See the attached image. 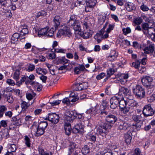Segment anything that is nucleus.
I'll return each mask as SVG.
<instances>
[{"instance_id": "1", "label": "nucleus", "mask_w": 155, "mask_h": 155, "mask_svg": "<svg viewBox=\"0 0 155 155\" xmlns=\"http://www.w3.org/2000/svg\"><path fill=\"white\" fill-rule=\"evenodd\" d=\"M117 120V118L115 116L112 114H109L105 117V121L109 123H104L97 126L96 127L97 133L102 136L105 135L107 131L111 128V124H114Z\"/></svg>"}, {"instance_id": "2", "label": "nucleus", "mask_w": 155, "mask_h": 155, "mask_svg": "<svg viewBox=\"0 0 155 155\" xmlns=\"http://www.w3.org/2000/svg\"><path fill=\"white\" fill-rule=\"evenodd\" d=\"M132 90L133 93L138 98H142L145 96V92L144 89L139 85L134 87Z\"/></svg>"}, {"instance_id": "3", "label": "nucleus", "mask_w": 155, "mask_h": 155, "mask_svg": "<svg viewBox=\"0 0 155 155\" xmlns=\"http://www.w3.org/2000/svg\"><path fill=\"white\" fill-rule=\"evenodd\" d=\"M141 81L144 86L148 88H152L154 84L152 77L148 76H144L141 79Z\"/></svg>"}, {"instance_id": "4", "label": "nucleus", "mask_w": 155, "mask_h": 155, "mask_svg": "<svg viewBox=\"0 0 155 155\" xmlns=\"http://www.w3.org/2000/svg\"><path fill=\"white\" fill-rule=\"evenodd\" d=\"M142 112L144 117H147L152 116L155 113V111L151 107V105L148 104L145 106Z\"/></svg>"}, {"instance_id": "5", "label": "nucleus", "mask_w": 155, "mask_h": 155, "mask_svg": "<svg viewBox=\"0 0 155 155\" xmlns=\"http://www.w3.org/2000/svg\"><path fill=\"white\" fill-rule=\"evenodd\" d=\"M72 34L70 31V28L66 26H64L63 28L58 31L57 33V36L60 37L61 35H63L67 36L68 37L71 36Z\"/></svg>"}, {"instance_id": "6", "label": "nucleus", "mask_w": 155, "mask_h": 155, "mask_svg": "<svg viewBox=\"0 0 155 155\" xmlns=\"http://www.w3.org/2000/svg\"><path fill=\"white\" fill-rule=\"evenodd\" d=\"M9 87H7L3 91L2 96L9 103H12L13 101V98L12 94L8 91Z\"/></svg>"}, {"instance_id": "7", "label": "nucleus", "mask_w": 155, "mask_h": 155, "mask_svg": "<svg viewBox=\"0 0 155 155\" xmlns=\"http://www.w3.org/2000/svg\"><path fill=\"white\" fill-rule=\"evenodd\" d=\"M68 22L69 25L72 26L74 31H81L80 23L78 20H69Z\"/></svg>"}, {"instance_id": "8", "label": "nucleus", "mask_w": 155, "mask_h": 155, "mask_svg": "<svg viewBox=\"0 0 155 155\" xmlns=\"http://www.w3.org/2000/svg\"><path fill=\"white\" fill-rule=\"evenodd\" d=\"M59 117L58 114L54 113H49L46 119L48 120L52 123L54 124L57 123L59 121Z\"/></svg>"}, {"instance_id": "9", "label": "nucleus", "mask_w": 155, "mask_h": 155, "mask_svg": "<svg viewBox=\"0 0 155 155\" xmlns=\"http://www.w3.org/2000/svg\"><path fill=\"white\" fill-rule=\"evenodd\" d=\"M97 0H89L87 1L85 6V11L87 12L92 10L97 3Z\"/></svg>"}, {"instance_id": "10", "label": "nucleus", "mask_w": 155, "mask_h": 155, "mask_svg": "<svg viewBox=\"0 0 155 155\" xmlns=\"http://www.w3.org/2000/svg\"><path fill=\"white\" fill-rule=\"evenodd\" d=\"M119 95H118L117 96L113 97L111 98L110 100V107L111 108L115 109L117 107L119 103Z\"/></svg>"}, {"instance_id": "11", "label": "nucleus", "mask_w": 155, "mask_h": 155, "mask_svg": "<svg viewBox=\"0 0 155 155\" xmlns=\"http://www.w3.org/2000/svg\"><path fill=\"white\" fill-rule=\"evenodd\" d=\"M74 87L75 88L74 90L76 91L83 90L87 88V84L84 82L81 83H78L77 81L75 83Z\"/></svg>"}, {"instance_id": "12", "label": "nucleus", "mask_w": 155, "mask_h": 155, "mask_svg": "<svg viewBox=\"0 0 155 155\" xmlns=\"http://www.w3.org/2000/svg\"><path fill=\"white\" fill-rule=\"evenodd\" d=\"M130 126V124L123 120H121L119 122L118 128L120 130H126Z\"/></svg>"}, {"instance_id": "13", "label": "nucleus", "mask_w": 155, "mask_h": 155, "mask_svg": "<svg viewBox=\"0 0 155 155\" xmlns=\"http://www.w3.org/2000/svg\"><path fill=\"white\" fill-rule=\"evenodd\" d=\"M154 49V44H151L145 47V48L144 49L143 51L145 53L149 54L150 53H152Z\"/></svg>"}, {"instance_id": "14", "label": "nucleus", "mask_w": 155, "mask_h": 155, "mask_svg": "<svg viewBox=\"0 0 155 155\" xmlns=\"http://www.w3.org/2000/svg\"><path fill=\"white\" fill-rule=\"evenodd\" d=\"M84 126L81 124H78L76 125L73 128L72 131L75 133H77L83 130Z\"/></svg>"}, {"instance_id": "15", "label": "nucleus", "mask_w": 155, "mask_h": 155, "mask_svg": "<svg viewBox=\"0 0 155 155\" xmlns=\"http://www.w3.org/2000/svg\"><path fill=\"white\" fill-rule=\"evenodd\" d=\"M127 99H125L123 97H119V106L120 108L124 107L127 105Z\"/></svg>"}, {"instance_id": "16", "label": "nucleus", "mask_w": 155, "mask_h": 155, "mask_svg": "<svg viewBox=\"0 0 155 155\" xmlns=\"http://www.w3.org/2000/svg\"><path fill=\"white\" fill-rule=\"evenodd\" d=\"M144 117L143 114H141L140 115H134L132 117V119L136 122H140L142 120H144Z\"/></svg>"}, {"instance_id": "17", "label": "nucleus", "mask_w": 155, "mask_h": 155, "mask_svg": "<svg viewBox=\"0 0 155 155\" xmlns=\"http://www.w3.org/2000/svg\"><path fill=\"white\" fill-rule=\"evenodd\" d=\"M93 31L88 29V30L84 29L83 31V34L82 36L84 38H90L93 34Z\"/></svg>"}, {"instance_id": "18", "label": "nucleus", "mask_w": 155, "mask_h": 155, "mask_svg": "<svg viewBox=\"0 0 155 155\" xmlns=\"http://www.w3.org/2000/svg\"><path fill=\"white\" fill-rule=\"evenodd\" d=\"M48 29H49V28L48 27H46L39 29L38 31V36L40 37L42 36L46 35Z\"/></svg>"}, {"instance_id": "19", "label": "nucleus", "mask_w": 155, "mask_h": 155, "mask_svg": "<svg viewBox=\"0 0 155 155\" xmlns=\"http://www.w3.org/2000/svg\"><path fill=\"white\" fill-rule=\"evenodd\" d=\"M85 68L83 65H79L78 66L75 67L74 69V74H78L81 73V71L84 70Z\"/></svg>"}, {"instance_id": "20", "label": "nucleus", "mask_w": 155, "mask_h": 155, "mask_svg": "<svg viewBox=\"0 0 155 155\" xmlns=\"http://www.w3.org/2000/svg\"><path fill=\"white\" fill-rule=\"evenodd\" d=\"M117 56V55L115 51H113L107 58L111 61H113L116 59Z\"/></svg>"}, {"instance_id": "21", "label": "nucleus", "mask_w": 155, "mask_h": 155, "mask_svg": "<svg viewBox=\"0 0 155 155\" xmlns=\"http://www.w3.org/2000/svg\"><path fill=\"white\" fill-rule=\"evenodd\" d=\"M126 9L128 12L131 11L132 10H135L136 7L133 3L128 2L126 4Z\"/></svg>"}, {"instance_id": "22", "label": "nucleus", "mask_w": 155, "mask_h": 155, "mask_svg": "<svg viewBox=\"0 0 155 155\" xmlns=\"http://www.w3.org/2000/svg\"><path fill=\"white\" fill-rule=\"evenodd\" d=\"M64 128L66 134L69 135L71 133L72 129L70 124L69 123H66L64 125Z\"/></svg>"}, {"instance_id": "23", "label": "nucleus", "mask_w": 155, "mask_h": 155, "mask_svg": "<svg viewBox=\"0 0 155 155\" xmlns=\"http://www.w3.org/2000/svg\"><path fill=\"white\" fill-rule=\"evenodd\" d=\"M33 102V101L31 103L29 102L27 103L25 101H23L21 104V107L22 110H25L30 105H32Z\"/></svg>"}, {"instance_id": "24", "label": "nucleus", "mask_w": 155, "mask_h": 155, "mask_svg": "<svg viewBox=\"0 0 155 155\" xmlns=\"http://www.w3.org/2000/svg\"><path fill=\"white\" fill-rule=\"evenodd\" d=\"M129 89L124 87H122L119 89V94H123L124 95H127L129 93Z\"/></svg>"}, {"instance_id": "25", "label": "nucleus", "mask_w": 155, "mask_h": 155, "mask_svg": "<svg viewBox=\"0 0 155 155\" xmlns=\"http://www.w3.org/2000/svg\"><path fill=\"white\" fill-rule=\"evenodd\" d=\"M127 105L131 107H137L138 104L137 102L132 99H127Z\"/></svg>"}, {"instance_id": "26", "label": "nucleus", "mask_w": 155, "mask_h": 155, "mask_svg": "<svg viewBox=\"0 0 155 155\" xmlns=\"http://www.w3.org/2000/svg\"><path fill=\"white\" fill-rule=\"evenodd\" d=\"M104 34V33L101 32L100 31L98 33H97L94 36V38L97 41L98 43H99L101 42V40L102 39V35Z\"/></svg>"}, {"instance_id": "27", "label": "nucleus", "mask_w": 155, "mask_h": 155, "mask_svg": "<svg viewBox=\"0 0 155 155\" xmlns=\"http://www.w3.org/2000/svg\"><path fill=\"white\" fill-rule=\"evenodd\" d=\"M7 110V108L6 106L3 105H0V118L2 117Z\"/></svg>"}, {"instance_id": "28", "label": "nucleus", "mask_w": 155, "mask_h": 155, "mask_svg": "<svg viewBox=\"0 0 155 155\" xmlns=\"http://www.w3.org/2000/svg\"><path fill=\"white\" fill-rule=\"evenodd\" d=\"M19 37H20V36L18 33H15L11 37V42L15 43L18 41Z\"/></svg>"}, {"instance_id": "29", "label": "nucleus", "mask_w": 155, "mask_h": 155, "mask_svg": "<svg viewBox=\"0 0 155 155\" xmlns=\"http://www.w3.org/2000/svg\"><path fill=\"white\" fill-rule=\"evenodd\" d=\"M47 14V12H46L45 10L41 11L37 13L35 18V19L41 18V17L45 16Z\"/></svg>"}, {"instance_id": "30", "label": "nucleus", "mask_w": 155, "mask_h": 155, "mask_svg": "<svg viewBox=\"0 0 155 155\" xmlns=\"http://www.w3.org/2000/svg\"><path fill=\"white\" fill-rule=\"evenodd\" d=\"M28 77L27 76H24L21 78L20 80L18 81L16 84V85L20 86L22 83L24 81H25V83L26 84L28 82Z\"/></svg>"}, {"instance_id": "31", "label": "nucleus", "mask_w": 155, "mask_h": 155, "mask_svg": "<svg viewBox=\"0 0 155 155\" xmlns=\"http://www.w3.org/2000/svg\"><path fill=\"white\" fill-rule=\"evenodd\" d=\"M81 151L82 153L84 155H86L89 153L90 152L89 147L87 145H85L82 148Z\"/></svg>"}, {"instance_id": "32", "label": "nucleus", "mask_w": 155, "mask_h": 155, "mask_svg": "<svg viewBox=\"0 0 155 155\" xmlns=\"http://www.w3.org/2000/svg\"><path fill=\"white\" fill-rule=\"evenodd\" d=\"M125 139L126 143L129 144L131 142L132 137L130 134L127 133L125 135Z\"/></svg>"}, {"instance_id": "33", "label": "nucleus", "mask_w": 155, "mask_h": 155, "mask_svg": "<svg viewBox=\"0 0 155 155\" xmlns=\"http://www.w3.org/2000/svg\"><path fill=\"white\" fill-rule=\"evenodd\" d=\"M11 3V0L10 1L4 0L0 1V3L2 5L5 7H8L10 5V3Z\"/></svg>"}, {"instance_id": "34", "label": "nucleus", "mask_w": 155, "mask_h": 155, "mask_svg": "<svg viewBox=\"0 0 155 155\" xmlns=\"http://www.w3.org/2000/svg\"><path fill=\"white\" fill-rule=\"evenodd\" d=\"M33 85L38 91H41L42 88V85L38 82H34L33 83Z\"/></svg>"}, {"instance_id": "35", "label": "nucleus", "mask_w": 155, "mask_h": 155, "mask_svg": "<svg viewBox=\"0 0 155 155\" xmlns=\"http://www.w3.org/2000/svg\"><path fill=\"white\" fill-rule=\"evenodd\" d=\"M45 132V130L43 128H40V127L38 126L36 134V136H39L43 134Z\"/></svg>"}, {"instance_id": "36", "label": "nucleus", "mask_w": 155, "mask_h": 155, "mask_svg": "<svg viewBox=\"0 0 155 155\" xmlns=\"http://www.w3.org/2000/svg\"><path fill=\"white\" fill-rule=\"evenodd\" d=\"M48 126V123L47 121H41L39 124L38 127H40V128H43L45 130Z\"/></svg>"}, {"instance_id": "37", "label": "nucleus", "mask_w": 155, "mask_h": 155, "mask_svg": "<svg viewBox=\"0 0 155 155\" xmlns=\"http://www.w3.org/2000/svg\"><path fill=\"white\" fill-rule=\"evenodd\" d=\"M24 140L25 141V144L28 147H30L31 146V141L30 138L26 135L25 136Z\"/></svg>"}, {"instance_id": "38", "label": "nucleus", "mask_w": 155, "mask_h": 155, "mask_svg": "<svg viewBox=\"0 0 155 155\" xmlns=\"http://www.w3.org/2000/svg\"><path fill=\"white\" fill-rule=\"evenodd\" d=\"M20 75V72L19 70H16L14 72L13 76V78L16 81L19 80V76Z\"/></svg>"}, {"instance_id": "39", "label": "nucleus", "mask_w": 155, "mask_h": 155, "mask_svg": "<svg viewBox=\"0 0 155 155\" xmlns=\"http://www.w3.org/2000/svg\"><path fill=\"white\" fill-rule=\"evenodd\" d=\"M96 107H91L89 109L87 110L86 112L87 114H90L93 112L94 114H96L97 113V111L96 110Z\"/></svg>"}, {"instance_id": "40", "label": "nucleus", "mask_w": 155, "mask_h": 155, "mask_svg": "<svg viewBox=\"0 0 155 155\" xmlns=\"http://www.w3.org/2000/svg\"><path fill=\"white\" fill-rule=\"evenodd\" d=\"M17 149L16 145L12 144L10 145L8 150L13 152H15Z\"/></svg>"}, {"instance_id": "41", "label": "nucleus", "mask_w": 155, "mask_h": 155, "mask_svg": "<svg viewBox=\"0 0 155 155\" xmlns=\"http://www.w3.org/2000/svg\"><path fill=\"white\" fill-rule=\"evenodd\" d=\"M148 24L150 28V29L152 30L153 31H155V29L153 28V25H154V23L153 20H150L149 21H148Z\"/></svg>"}, {"instance_id": "42", "label": "nucleus", "mask_w": 155, "mask_h": 155, "mask_svg": "<svg viewBox=\"0 0 155 155\" xmlns=\"http://www.w3.org/2000/svg\"><path fill=\"white\" fill-rule=\"evenodd\" d=\"M75 116H64V118L66 120L69 122H73V121H76L77 120H75Z\"/></svg>"}, {"instance_id": "43", "label": "nucleus", "mask_w": 155, "mask_h": 155, "mask_svg": "<svg viewBox=\"0 0 155 155\" xmlns=\"http://www.w3.org/2000/svg\"><path fill=\"white\" fill-rule=\"evenodd\" d=\"M140 9L143 12L147 11L149 10V8L146 5L143 3L140 6Z\"/></svg>"}, {"instance_id": "44", "label": "nucleus", "mask_w": 155, "mask_h": 155, "mask_svg": "<svg viewBox=\"0 0 155 155\" xmlns=\"http://www.w3.org/2000/svg\"><path fill=\"white\" fill-rule=\"evenodd\" d=\"M142 123L140 122H137L135 124H133V128H135L137 130H139L141 127Z\"/></svg>"}, {"instance_id": "45", "label": "nucleus", "mask_w": 155, "mask_h": 155, "mask_svg": "<svg viewBox=\"0 0 155 155\" xmlns=\"http://www.w3.org/2000/svg\"><path fill=\"white\" fill-rule=\"evenodd\" d=\"M64 116H75L74 113L73 111H67L65 112Z\"/></svg>"}, {"instance_id": "46", "label": "nucleus", "mask_w": 155, "mask_h": 155, "mask_svg": "<svg viewBox=\"0 0 155 155\" xmlns=\"http://www.w3.org/2000/svg\"><path fill=\"white\" fill-rule=\"evenodd\" d=\"M130 109V107L127 106L120 108L121 111L124 114H127L129 111Z\"/></svg>"}, {"instance_id": "47", "label": "nucleus", "mask_w": 155, "mask_h": 155, "mask_svg": "<svg viewBox=\"0 0 155 155\" xmlns=\"http://www.w3.org/2000/svg\"><path fill=\"white\" fill-rule=\"evenodd\" d=\"M12 119L14 121H15L16 124L17 125H21V118H17L16 117H14L12 118Z\"/></svg>"}, {"instance_id": "48", "label": "nucleus", "mask_w": 155, "mask_h": 155, "mask_svg": "<svg viewBox=\"0 0 155 155\" xmlns=\"http://www.w3.org/2000/svg\"><path fill=\"white\" fill-rule=\"evenodd\" d=\"M120 45L122 47L128 46L130 45V42L127 40H124L122 41Z\"/></svg>"}, {"instance_id": "49", "label": "nucleus", "mask_w": 155, "mask_h": 155, "mask_svg": "<svg viewBox=\"0 0 155 155\" xmlns=\"http://www.w3.org/2000/svg\"><path fill=\"white\" fill-rule=\"evenodd\" d=\"M61 20H54V26L55 29L58 28V27L60 26Z\"/></svg>"}, {"instance_id": "50", "label": "nucleus", "mask_w": 155, "mask_h": 155, "mask_svg": "<svg viewBox=\"0 0 155 155\" xmlns=\"http://www.w3.org/2000/svg\"><path fill=\"white\" fill-rule=\"evenodd\" d=\"M54 35V31L53 29H48V31H47V34L46 35L47 36H49L50 37H52Z\"/></svg>"}, {"instance_id": "51", "label": "nucleus", "mask_w": 155, "mask_h": 155, "mask_svg": "<svg viewBox=\"0 0 155 155\" xmlns=\"http://www.w3.org/2000/svg\"><path fill=\"white\" fill-rule=\"evenodd\" d=\"M6 82L9 85L11 86H14L15 84L14 81L10 79H7L6 80Z\"/></svg>"}, {"instance_id": "52", "label": "nucleus", "mask_w": 155, "mask_h": 155, "mask_svg": "<svg viewBox=\"0 0 155 155\" xmlns=\"http://www.w3.org/2000/svg\"><path fill=\"white\" fill-rule=\"evenodd\" d=\"M54 51L57 53H65L66 52V50L62 48H56L54 49Z\"/></svg>"}, {"instance_id": "53", "label": "nucleus", "mask_w": 155, "mask_h": 155, "mask_svg": "<svg viewBox=\"0 0 155 155\" xmlns=\"http://www.w3.org/2000/svg\"><path fill=\"white\" fill-rule=\"evenodd\" d=\"M139 73L142 74L146 71V69L143 65L140 66L138 68Z\"/></svg>"}, {"instance_id": "54", "label": "nucleus", "mask_w": 155, "mask_h": 155, "mask_svg": "<svg viewBox=\"0 0 155 155\" xmlns=\"http://www.w3.org/2000/svg\"><path fill=\"white\" fill-rule=\"evenodd\" d=\"M140 66V63L139 61H136L132 63V66L134 67L136 69H138L139 66Z\"/></svg>"}, {"instance_id": "55", "label": "nucleus", "mask_w": 155, "mask_h": 155, "mask_svg": "<svg viewBox=\"0 0 155 155\" xmlns=\"http://www.w3.org/2000/svg\"><path fill=\"white\" fill-rule=\"evenodd\" d=\"M108 18L106 16V15L104 13H102L101 14L98 15V19H106Z\"/></svg>"}, {"instance_id": "56", "label": "nucleus", "mask_w": 155, "mask_h": 155, "mask_svg": "<svg viewBox=\"0 0 155 155\" xmlns=\"http://www.w3.org/2000/svg\"><path fill=\"white\" fill-rule=\"evenodd\" d=\"M71 99L68 97H65L62 100V102L64 104H69L70 103Z\"/></svg>"}, {"instance_id": "57", "label": "nucleus", "mask_w": 155, "mask_h": 155, "mask_svg": "<svg viewBox=\"0 0 155 155\" xmlns=\"http://www.w3.org/2000/svg\"><path fill=\"white\" fill-rule=\"evenodd\" d=\"M131 29L129 28H126L123 29V33L125 35H127V34L130 33L131 32Z\"/></svg>"}, {"instance_id": "58", "label": "nucleus", "mask_w": 155, "mask_h": 155, "mask_svg": "<svg viewBox=\"0 0 155 155\" xmlns=\"http://www.w3.org/2000/svg\"><path fill=\"white\" fill-rule=\"evenodd\" d=\"M142 28L145 30H147L150 29L147 23H143L142 25Z\"/></svg>"}, {"instance_id": "59", "label": "nucleus", "mask_w": 155, "mask_h": 155, "mask_svg": "<svg viewBox=\"0 0 155 155\" xmlns=\"http://www.w3.org/2000/svg\"><path fill=\"white\" fill-rule=\"evenodd\" d=\"M105 75V73L102 72L97 75L96 77V78L97 80H100L103 78Z\"/></svg>"}, {"instance_id": "60", "label": "nucleus", "mask_w": 155, "mask_h": 155, "mask_svg": "<svg viewBox=\"0 0 155 155\" xmlns=\"http://www.w3.org/2000/svg\"><path fill=\"white\" fill-rule=\"evenodd\" d=\"M60 102L61 101L58 100L57 101H53V102H50L49 103H50L52 106H54L57 105L59 104Z\"/></svg>"}, {"instance_id": "61", "label": "nucleus", "mask_w": 155, "mask_h": 155, "mask_svg": "<svg viewBox=\"0 0 155 155\" xmlns=\"http://www.w3.org/2000/svg\"><path fill=\"white\" fill-rule=\"evenodd\" d=\"M21 32L23 33V34H21L20 35L24 36L28 34V30L27 28H23L21 30Z\"/></svg>"}, {"instance_id": "62", "label": "nucleus", "mask_w": 155, "mask_h": 155, "mask_svg": "<svg viewBox=\"0 0 155 155\" xmlns=\"http://www.w3.org/2000/svg\"><path fill=\"white\" fill-rule=\"evenodd\" d=\"M48 56L50 59H53L55 58L56 55L53 51H51V53L49 54Z\"/></svg>"}, {"instance_id": "63", "label": "nucleus", "mask_w": 155, "mask_h": 155, "mask_svg": "<svg viewBox=\"0 0 155 155\" xmlns=\"http://www.w3.org/2000/svg\"><path fill=\"white\" fill-rule=\"evenodd\" d=\"M141 153V150L139 148H137L135 149L134 150V155H143L142 154H140Z\"/></svg>"}, {"instance_id": "64", "label": "nucleus", "mask_w": 155, "mask_h": 155, "mask_svg": "<svg viewBox=\"0 0 155 155\" xmlns=\"http://www.w3.org/2000/svg\"><path fill=\"white\" fill-rule=\"evenodd\" d=\"M115 72L113 68H110L107 71V74L109 76H110L114 74Z\"/></svg>"}]
</instances>
